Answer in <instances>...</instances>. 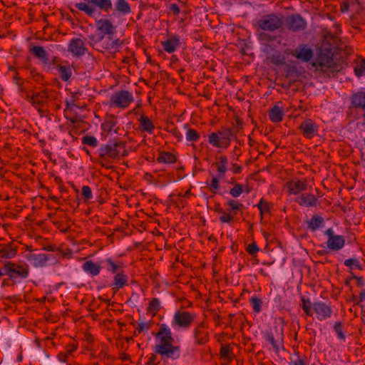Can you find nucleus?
<instances>
[{
    "label": "nucleus",
    "mask_w": 365,
    "mask_h": 365,
    "mask_svg": "<svg viewBox=\"0 0 365 365\" xmlns=\"http://www.w3.org/2000/svg\"><path fill=\"white\" fill-rule=\"evenodd\" d=\"M159 344L155 346V353L161 355L162 359H178L180 356L179 346H173L174 339L170 328L165 324H161L158 331L155 334Z\"/></svg>",
    "instance_id": "obj_1"
},
{
    "label": "nucleus",
    "mask_w": 365,
    "mask_h": 365,
    "mask_svg": "<svg viewBox=\"0 0 365 365\" xmlns=\"http://www.w3.org/2000/svg\"><path fill=\"white\" fill-rule=\"evenodd\" d=\"M98 155L100 163L105 166L110 160L118 159L127 155L125 144L121 141H110L101 146L98 149Z\"/></svg>",
    "instance_id": "obj_2"
},
{
    "label": "nucleus",
    "mask_w": 365,
    "mask_h": 365,
    "mask_svg": "<svg viewBox=\"0 0 365 365\" xmlns=\"http://www.w3.org/2000/svg\"><path fill=\"white\" fill-rule=\"evenodd\" d=\"M312 66L316 68V72L319 76L324 77L333 76L340 70L339 65L335 62L330 51H327V53L321 52Z\"/></svg>",
    "instance_id": "obj_3"
},
{
    "label": "nucleus",
    "mask_w": 365,
    "mask_h": 365,
    "mask_svg": "<svg viewBox=\"0 0 365 365\" xmlns=\"http://www.w3.org/2000/svg\"><path fill=\"white\" fill-rule=\"evenodd\" d=\"M4 273L12 285L26 279L29 275V266L25 262L15 263L11 261L4 262Z\"/></svg>",
    "instance_id": "obj_4"
},
{
    "label": "nucleus",
    "mask_w": 365,
    "mask_h": 365,
    "mask_svg": "<svg viewBox=\"0 0 365 365\" xmlns=\"http://www.w3.org/2000/svg\"><path fill=\"white\" fill-rule=\"evenodd\" d=\"M88 44L96 51L104 53L107 51L116 50L122 45L118 38L113 39L112 36L92 34L88 36Z\"/></svg>",
    "instance_id": "obj_5"
},
{
    "label": "nucleus",
    "mask_w": 365,
    "mask_h": 365,
    "mask_svg": "<svg viewBox=\"0 0 365 365\" xmlns=\"http://www.w3.org/2000/svg\"><path fill=\"white\" fill-rule=\"evenodd\" d=\"M48 88H41L38 91L32 90L31 93H26V96H24V99L37 110L41 117L45 115L43 107L48 106Z\"/></svg>",
    "instance_id": "obj_6"
},
{
    "label": "nucleus",
    "mask_w": 365,
    "mask_h": 365,
    "mask_svg": "<svg viewBox=\"0 0 365 365\" xmlns=\"http://www.w3.org/2000/svg\"><path fill=\"white\" fill-rule=\"evenodd\" d=\"M282 26V18L274 14L264 15L257 21L258 29L271 33L280 30Z\"/></svg>",
    "instance_id": "obj_7"
},
{
    "label": "nucleus",
    "mask_w": 365,
    "mask_h": 365,
    "mask_svg": "<svg viewBox=\"0 0 365 365\" xmlns=\"http://www.w3.org/2000/svg\"><path fill=\"white\" fill-rule=\"evenodd\" d=\"M134 101L133 93L126 90L115 92L110 97V106L119 108H126Z\"/></svg>",
    "instance_id": "obj_8"
},
{
    "label": "nucleus",
    "mask_w": 365,
    "mask_h": 365,
    "mask_svg": "<svg viewBox=\"0 0 365 365\" xmlns=\"http://www.w3.org/2000/svg\"><path fill=\"white\" fill-rule=\"evenodd\" d=\"M195 317V314L187 311H178L173 316L172 321L173 327L188 329Z\"/></svg>",
    "instance_id": "obj_9"
},
{
    "label": "nucleus",
    "mask_w": 365,
    "mask_h": 365,
    "mask_svg": "<svg viewBox=\"0 0 365 365\" xmlns=\"http://www.w3.org/2000/svg\"><path fill=\"white\" fill-rule=\"evenodd\" d=\"M192 332L195 344L202 346L209 341L210 333L205 322H200Z\"/></svg>",
    "instance_id": "obj_10"
},
{
    "label": "nucleus",
    "mask_w": 365,
    "mask_h": 365,
    "mask_svg": "<svg viewBox=\"0 0 365 365\" xmlns=\"http://www.w3.org/2000/svg\"><path fill=\"white\" fill-rule=\"evenodd\" d=\"M102 135L106 136L112 132L118 134L120 128L118 126V117L113 114H106L103 122L101 123Z\"/></svg>",
    "instance_id": "obj_11"
},
{
    "label": "nucleus",
    "mask_w": 365,
    "mask_h": 365,
    "mask_svg": "<svg viewBox=\"0 0 365 365\" xmlns=\"http://www.w3.org/2000/svg\"><path fill=\"white\" fill-rule=\"evenodd\" d=\"M87 48L80 38H72L68 44V51L74 57H81L86 54Z\"/></svg>",
    "instance_id": "obj_12"
},
{
    "label": "nucleus",
    "mask_w": 365,
    "mask_h": 365,
    "mask_svg": "<svg viewBox=\"0 0 365 365\" xmlns=\"http://www.w3.org/2000/svg\"><path fill=\"white\" fill-rule=\"evenodd\" d=\"M308 180L302 178L297 180H289L286 182V187L289 195H298L307 189Z\"/></svg>",
    "instance_id": "obj_13"
},
{
    "label": "nucleus",
    "mask_w": 365,
    "mask_h": 365,
    "mask_svg": "<svg viewBox=\"0 0 365 365\" xmlns=\"http://www.w3.org/2000/svg\"><path fill=\"white\" fill-rule=\"evenodd\" d=\"M291 55L304 62H308L313 58V51L307 44H300L291 51Z\"/></svg>",
    "instance_id": "obj_14"
},
{
    "label": "nucleus",
    "mask_w": 365,
    "mask_h": 365,
    "mask_svg": "<svg viewBox=\"0 0 365 365\" xmlns=\"http://www.w3.org/2000/svg\"><path fill=\"white\" fill-rule=\"evenodd\" d=\"M299 130L304 138L312 139L318 133V125L312 119H306L300 124Z\"/></svg>",
    "instance_id": "obj_15"
},
{
    "label": "nucleus",
    "mask_w": 365,
    "mask_h": 365,
    "mask_svg": "<svg viewBox=\"0 0 365 365\" xmlns=\"http://www.w3.org/2000/svg\"><path fill=\"white\" fill-rule=\"evenodd\" d=\"M287 26L290 31H300L306 29L307 22L299 14H294L287 19Z\"/></svg>",
    "instance_id": "obj_16"
},
{
    "label": "nucleus",
    "mask_w": 365,
    "mask_h": 365,
    "mask_svg": "<svg viewBox=\"0 0 365 365\" xmlns=\"http://www.w3.org/2000/svg\"><path fill=\"white\" fill-rule=\"evenodd\" d=\"M128 284V276L123 272L120 271L114 274L113 281L109 285L114 294L120 289L124 288Z\"/></svg>",
    "instance_id": "obj_17"
},
{
    "label": "nucleus",
    "mask_w": 365,
    "mask_h": 365,
    "mask_svg": "<svg viewBox=\"0 0 365 365\" xmlns=\"http://www.w3.org/2000/svg\"><path fill=\"white\" fill-rule=\"evenodd\" d=\"M314 312L319 320L322 321L329 318L332 314L331 308L323 302H317L312 304Z\"/></svg>",
    "instance_id": "obj_18"
},
{
    "label": "nucleus",
    "mask_w": 365,
    "mask_h": 365,
    "mask_svg": "<svg viewBox=\"0 0 365 365\" xmlns=\"http://www.w3.org/2000/svg\"><path fill=\"white\" fill-rule=\"evenodd\" d=\"M18 251V243L11 241L8 243H0V258L11 259L14 257Z\"/></svg>",
    "instance_id": "obj_19"
},
{
    "label": "nucleus",
    "mask_w": 365,
    "mask_h": 365,
    "mask_svg": "<svg viewBox=\"0 0 365 365\" xmlns=\"http://www.w3.org/2000/svg\"><path fill=\"white\" fill-rule=\"evenodd\" d=\"M96 30L95 34L113 36L115 32V27L108 19H100L96 21Z\"/></svg>",
    "instance_id": "obj_20"
},
{
    "label": "nucleus",
    "mask_w": 365,
    "mask_h": 365,
    "mask_svg": "<svg viewBox=\"0 0 365 365\" xmlns=\"http://www.w3.org/2000/svg\"><path fill=\"white\" fill-rule=\"evenodd\" d=\"M50 257L51 255H48L43 253H29L26 255V258L34 267H41L46 265L47 262L50 259Z\"/></svg>",
    "instance_id": "obj_21"
},
{
    "label": "nucleus",
    "mask_w": 365,
    "mask_h": 365,
    "mask_svg": "<svg viewBox=\"0 0 365 365\" xmlns=\"http://www.w3.org/2000/svg\"><path fill=\"white\" fill-rule=\"evenodd\" d=\"M103 267L106 269L108 272L116 274L123 268V263L113 257H108L102 261Z\"/></svg>",
    "instance_id": "obj_22"
},
{
    "label": "nucleus",
    "mask_w": 365,
    "mask_h": 365,
    "mask_svg": "<svg viewBox=\"0 0 365 365\" xmlns=\"http://www.w3.org/2000/svg\"><path fill=\"white\" fill-rule=\"evenodd\" d=\"M317 197L312 193L301 194L296 202L303 207H314L317 205Z\"/></svg>",
    "instance_id": "obj_23"
},
{
    "label": "nucleus",
    "mask_w": 365,
    "mask_h": 365,
    "mask_svg": "<svg viewBox=\"0 0 365 365\" xmlns=\"http://www.w3.org/2000/svg\"><path fill=\"white\" fill-rule=\"evenodd\" d=\"M103 267L98 263L94 262L93 260H86L83 264H82V269L83 270L91 275L92 277L97 276L100 274L101 269Z\"/></svg>",
    "instance_id": "obj_24"
},
{
    "label": "nucleus",
    "mask_w": 365,
    "mask_h": 365,
    "mask_svg": "<svg viewBox=\"0 0 365 365\" xmlns=\"http://www.w3.org/2000/svg\"><path fill=\"white\" fill-rule=\"evenodd\" d=\"M139 126L138 130L140 132H146L148 134H153L155 130V125L152 120L145 115V114H142L140 118L138 120Z\"/></svg>",
    "instance_id": "obj_25"
},
{
    "label": "nucleus",
    "mask_w": 365,
    "mask_h": 365,
    "mask_svg": "<svg viewBox=\"0 0 365 365\" xmlns=\"http://www.w3.org/2000/svg\"><path fill=\"white\" fill-rule=\"evenodd\" d=\"M217 159V161L213 163L212 165L216 167L217 171V175H218L220 178H224L226 172L228 170V159L225 155L220 156Z\"/></svg>",
    "instance_id": "obj_26"
},
{
    "label": "nucleus",
    "mask_w": 365,
    "mask_h": 365,
    "mask_svg": "<svg viewBox=\"0 0 365 365\" xmlns=\"http://www.w3.org/2000/svg\"><path fill=\"white\" fill-rule=\"evenodd\" d=\"M29 51L44 64H48L49 63L48 55L43 46H32L30 47Z\"/></svg>",
    "instance_id": "obj_27"
},
{
    "label": "nucleus",
    "mask_w": 365,
    "mask_h": 365,
    "mask_svg": "<svg viewBox=\"0 0 365 365\" xmlns=\"http://www.w3.org/2000/svg\"><path fill=\"white\" fill-rule=\"evenodd\" d=\"M345 245V240L341 235H336L332 237L331 239H328L327 241V247L334 251H339L341 250Z\"/></svg>",
    "instance_id": "obj_28"
},
{
    "label": "nucleus",
    "mask_w": 365,
    "mask_h": 365,
    "mask_svg": "<svg viewBox=\"0 0 365 365\" xmlns=\"http://www.w3.org/2000/svg\"><path fill=\"white\" fill-rule=\"evenodd\" d=\"M351 103L355 108L365 110V92L358 91L351 95Z\"/></svg>",
    "instance_id": "obj_29"
},
{
    "label": "nucleus",
    "mask_w": 365,
    "mask_h": 365,
    "mask_svg": "<svg viewBox=\"0 0 365 365\" xmlns=\"http://www.w3.org/2000/svg\"><path fill=\"white\" fill-rule=\"evenodd\" d=\"M179 45L180 37L178 36H174L173 37L162 42L163 49L169 53L175 52Z\"/></svg>",
    "instance_id": "obj_30"
},
{
    "label": "nucleus",
    "mask_w": 365,
    "mask_h": 365,
    "mask_svg": "<svg viewBox=\"0 0 365 365\" xmlns=\"http://www.w3.org/2000/svg\"><path fill=\"white\" fill-rule=\"evenodd\" d=\"M215 133H217L222 142H225L224 145L230 146L232 139L236 137L232 128H222Z\"/></svg>",
    "instance_id": "obj_31"
},
{
    "label": "nucleus",
    "mask_w": 365,
    "mask_h": 365,
    "mask_svg": "<svg viewBox=\"0 0 365 365\" xmlns=\"http://www.w3.org/2000/svg\"><path fill=\"white\" fill-rule=\"evenodd\" d=\"M324 225V218L318 215H314L311 219L307 221V229L314 232L317 229L322 227Z\"/></svg>",
    "instance_id": "obj_32"
},
{
    "label": "nucleus",
    "mask_w": 365,
    "mask_h": 365,
    "mask_svg": "<svg viewBox=\"0 0 365 365\" xmlns=\"http://www.w3.org/2000/svg\"><path fill=\"white\" fill-rule=\"evenodd\" d=\"M284 111L283 109L278 106H273L269 110V120L273 123L281 122L283 119Z\"/></svg>",
    "instance_id": "obj_33"
},
{
    "label": "nucleus",
    "mask_w": 365,
    "mask_h": 365,
    "mask_svg": "<svg viewBox=\"0 0 365 365\" xmlns=\"http://www.w3.org/2000/svg\"><path fill=\"white\" fill-rule=\"evenodd\" d=\"M89 3L106 13H109L113 9L111 0H90Z\"/></svg>",
    "instance_id": "obj_34"
},
{
    "label": "nucleus",
    "mask_w": 365,
    "mask_h": 365,
    "mask_svg": "<svg viewBox=\"0 0 365 365\" xmlns=\"http://www.w3.org/2000/svg\"><path fill=\"white\" fill-rule=\"evenodd\" d=\"M208 142L214 148H227L229 145H224L225 142L221 140L217 133L212 132L208 135Z\"/></svg>",
    "instance_id": "obj_35"
},
{
    "label": "nucleus",
    "mask_w": 365,
    "mask_h": 365,
    "mask_svg": "<svg viewBox=\"0 0 365 365\" xmlns=\"http://www.w3.org/2000/svg\"><path fill=\"white\" fill-rule=\"evenodd\" d=\"M57 69L62 81L69 80L72 75V69L69 65H58Z\"/></svg>",
    "instance_id": "obj_36"
},
{
    "label": "nucleus",
    "mask_w": 365,
    "mask_h": 365,
    "mask_svg": "<svg viewBox=\"0 0 365 365\" xmlns=\"http://www.w3.org/2000/svg\"><path fill=\"white\" fill-rule=\"evenodd\" d=\"M176 160L175 155L170 152H160L157 158V161L163 163H174Z\"/></svg>",
    "instance_id": "obj_37"
},
{
    "label": "nucleus",
    "mask_w": 365,
    "mask_h": 365,
    "mask_svg": "<svg viewBox=\"0 0 365 365\" xmlns=\"http://www.w3.org/2000/svg\"><path fill=\"white\" fill-rule=\"evenodd\" d=\"M225 205L230 207V208L227 210V212H229L234 216L237 215V211H242L245 209V206L242 203L239 202L238 201H236L235 200H229L226 202Z\"/></svg>",
    "instance_id": "obj_38"
},
{
    "label": "nucleus",
    "mask_w": 365,
    "mask_h": 365,
    "mask_svg": "<svg viewBox=\"0 0 365 365\" xmlns=\"http://www.w3.org/2000/svg\"><path fill=\"white\" fill-rule=\"evenodd\" d=\"M160 302L158 298H153L150 301L147 307V313L150 314L152 317H155L160 309Z\"/></svg>",
    "instance_id": "obj_39"
},
{
    "label": "nucleus",
    "mask_w": 365,
    "mask_h": 365,
    "mask_svg": "<svg viewBox=\"0 0 365 365\" xmlns=\"http://www.w3.org/2000/svg\"><path fill=\"white\" fill-rule=\"evenodd\" d=\"M115 9L122 14L126 15L131 12L129 4L125 0H116Z\"/></svg>",
    "instance_id": "obj_40"
},
{
    "label": "nucleus",
    "mask_w": 365,
    "mask_h": 365,
    "mask_svg": "<svg viewBox=\"0 0 365 365\" xmlns=\"http://www.w3.org/2000/svg\"><path fill=\"white\" fill-rule=\"evenodd\" d=\"M185 128H187L185 138L187 141L197 142L199 140L200 135L195 129L188 128L187 124L185 125Z\"/></svg>",
    "instance_id": "obj_41"
},
{
    "label": "nucleus",
    "mask_w": 365,
    "mask_h": 365,
    "mask_svg": "<svg viewBox=\"0 0 365 365\" xmlns=\"http://www.w3.org/2000/svg\"><path fill=\"white\" fill-rule=\"evenodd\" d=\"M75 7L78 10L85 12V14L89 16H93L96 12V9L94 7L83 2L76 4Z\"/></svg>",
    "instance_id": "obj_42"
},
{
    "label": "nucleus",
    "mask_w": 365,
    "mask_h": 365,
    "mask_svg": "<svg viewBox=\"0 0 365 365\" xmlns=\"http://www.w3.org/2000/svg\"><path fill=\"white\" fill-rule=\"evenodd\" d=\"M344 264L351 269H353L354 268L358 269L359 270L363 269V265L361 264L359 259L356 257H351L346 259L344 262Z\"/></svg>",
    "instance_id": "obj_43"
},
{
    "label": "nucleus",
    "mask_w": 365,
    "mask_h": 365,
    "mask_svg": "<svg viewBox=\"0 0 365 365\" xmlns=\"http://www.w3.org/2000/svg\"><path fill=\"white\" fill-rule=\"evenodd\" d=\"M256 206L259 210L261 219L263 218V215L264 213L270 212V205L267 201L264 200L263 198L260 199L259 202L257 203Z\"/></svg>",
    "instance_id": "obj_44"
},
{
    "label": "nucleus",
    "mask_w": 365,
    "mask_h": 365,
    "mask_svg": "<svg viewBox=\"0 0 365 365\" xmlns=\"http://www.w3.org/2000/svg\"><path fill=\"white\" fill-rule=\"evenodd\" d=\"M354 72L358 78H360L362 76H365V58H361L356 63V65L354 68Z\"/></svg>",
    "instance_id": "obj_45"
},
{
    "label": "nucleus",
    "mask_w": 365,
    "mask_h": 365,
    "mask_svg": "<svg viewBox=\"0 0 365 365\" xmlns=\"http://www.w3.org/2000/svg\"><path fill=\"white\" fill-rule=\"evenodd\" d=\"M302 308L307 316H312L313 312L312 311V304L309 299H306L304 296L301 298Z\"/></svg>",
    "instance_id": "obj_46"
},
{
    "label": "nucleus",
    "mask_w": 365,
    "mask_h": 365,
    "mask_svg": "<svg viewBox=\"0 0 365 365\" xmlns=\"http://www.w3.org/2000/svg\"><path fill=\"white\" fill-rule=\"evenodd\" d=\"M250 303L253 311L255 313H259L262 311V301L259 298L256 296L252 297L250 299Z\"/></svg>",
    "instance_id": "obj_47"
},
{
    "label": "nucleus",
    "mask_w": 365,
    "mask_h": 365,
    "mask_svg": "<svg viewBox=\"0 0 365 365\" xmlns=\"http://www.w3.org/2000/svg\"><path fill=\"white\" fill-rule=\"evenodd\" d=\"M30 77L37 83L43 84V76L40 73L37 72L35 68L30 71Z\"/></svg>",
    "instance_id": "obj_48"
},
{
    "label": "nucleus",
    "mask_w": 365,
    "mask_h": 365,
    "mask_svg": "<svg viewBox=\"0 0 365 365\" xmlns=\"http://www.w3.org/2000/svg\"><path fill=\"white\" fill-rule=\"evenodd\" d=\"M243 192V185L239 183H236L235 186L230 190V194L233 197H238Z\"/></svg>",
    "instance_id": "obj_49"
},
{
    "label": "nucleus",
    "mask_w": 365,
    "mask_h": 365,
    "mask_svg": "<svg viewBox=\"0 0 365 365\" xmlns=\"http://www.w3.org/2000/svg\"><path fill=\"white\" fill-rule=\"evenodd\" d=\"M82 143L90 145L91 147H96L98 145L97 139L91 135H86L82 138Z\"/></svg>",
    "instance_id": "obj_50"
},
{
    "label": "nucleus",
    "mask_w": 365,
    "mask_h": 365,
    "mask_svg": "<svg viewBox=\"0 0 365 365\" xmlns=\"http://www.w3.org/2000/svg\"><path fill=\"white\" fill-rule=\"evenodd\" d=\"M221 179L222 178H219L218 175L212 178V179L211 180V183L210 185V190L212 193H214V194L217 193V190L220 188L219 180Z\"/></svg>",
    "instance_id": "obj_51"
},
{
    "label": "nucleus",
    "mask_w": 365,
    "mask_h": 365,
    "mask_svg": "<svg viewBox=\"0 0 365 365\" xmlns=\"http://www.w3.org/2000/svg\"><path fill=\"white\" fill-rule=\"evenodd\" d=\"M343 324L341 322H336L334 323V329L336 332L338 337L340 339H345V334L342 331Z\"/></svg>",
    "instance_id": "obj_52"
},
{
    "label": "nucleus",
    "mask_w": 365,
    "mask_h": 365,
    "mask_svg": "<svg viewBox=\"0 0 365 365\" xmlns=\"http://www.w3.org/2000/svg\"><path fill=\"white\" fill-rule=\"evenodd\" d=\"M81 194L86 200H88L93 198L92 190L88 185H83L81 188Z\"/></svg>",
    "instance_id": "obj_53"
},
{
    "label": "nucleus",
    "mask_w": 365,
    "mask_h": 365,
    "mask_svg": "<svg viewBox=\"0 0 365 365\" xmlns=\"http://www.w3.org/2000/svg\"><path fill=\"white\" fill-rule=\"evenodd\" d=\"M234 218V215L230 213L229 212L222 213V215L220 217V221L222 223H230L232 222Z\"/></svg>",
    "instance_id": "obj_54"
},
{
    "label": "nucleus",
    "mask_w": 365,
    "mask_h": 365,
    "mask_svg": "<svg viewBox=\"0 0 365 365\" xmlns=\"http://www.w3.org/2000/svg\"><path fill=\"white\" fill-rule=\"evenodd\" d=\"M150 322H139L135 333L140 334L144 331H147L150 328Z\"/></svg>",
    "instance_id": "obj_55"
},
{
    "label": "nucleus",
    "mask_w": 365,
    "mask_h": 365,
    "mask_svg": "<svg viewBox=\"0 0 365 365\" xmlns=\"http://www.w3.org/2000/svg\"><path fill=\"white\" fill-rule=\"evenodd\" d=\"M259 38L261 41H267V42H272V41H274L276 39V36H272V35H270L269 34H267L265 32H261L259 34Z\"/></svg>",
    "instance_id": "obj_56"
},
{
    "label": "nucleus",
    "mask_w": 365,
    "mask_h": 365,
    "mask_svg": "<svg viewBox=\"0 0 365 365\" xmlns=\"http://www.w3.org/2000/svg\"><path fill=\"white\" fill-rule=\"evenodd\" d=\"M259 250V247L256 244V242H252L246 248V251L251 255H255Z\"/></svg>",
    "instance_id": "obj_57"
},
{
    "label": "nucleus",
    "mask_w": 365,
    "mask_h": 365,
    "mask_svg": "<svg viewBox=\"0 0 365 365\" xmlns=\"http://www.w3.org/2000/svg\"><path fill=\"white\" fill-rule=\"evenodd\" d=\"M267 341L272 344L273 349L276 352L279 351V346L274 339V337L272 334H268L266 337Z\"/></svg>",
    "instance_id": "obj_58"
},
{
    "label": "nucleus",
    "mask_w": 365,
    "mask_h": 365,
    "mask_svg": "<svg viewBox=\"0 0 365 365\" xmlns=\"http://www.w3.org/2000/svg\"><path fill=\"white\" fill-rule=\"evenodd\" d=\"M78 343L75 341L68 344L66 347V351H67V354L70 353L73 355V353L78 349Z\"/></svg>",
    "instance_id": "obj_59"
},
{
    "label": "nucleus",
    "mask_w": 365,
    "mask_h": 365,
    "mask_svg": "<svg viewBox=\"0 0 365 365\" xmlns=\"http://www.w3.org/2000/svg\"><path fill=\"white\" fill-rule=\"evenodd\" d=\"M71 354H67V351L61 352L58 354V359L61 362H67L69 360V358L72 356Z\"/></svg>",
    "instance_id": "obj_60"
},
{
    "label": "nucleus",
    "mask_w": 365,
    "mask_h": 365,
    "mask_svg": "<svg viewBox=\"0 0 365 365\" xmlns=\"http://www.w3.org/2000/svg\"><path fill=\"white\" fill-rule=\"evenodd\" d=\"M363 302H365V289H362L360 292V293L358 296V301L357 302L354 301V304L356 305L360 306L361 307H363V305L361 304V303Z\"/></svg>",
    "instance_id": "obj_61"
},
{
    "label": "nucleus",
    "mask_w": 365,
    "mask_h": 365,
    "mask_svg": "<svg viewBox=\"0 0 365 365\" xmlns=\"http://www.w3.org/2000/svg\"><path fill=\"white\" fill-rule=\"evenodd\" d=\"M222 357H227L230 354V349L227 346H222L220 351Z\"/></svg>",
    "instance_id": "obj_62"
},
{
    "label": "nucleus",
    "mask_w": 365,
    "mask_h": 365,
    "mask_svg": "<svg viewBox=\"0 0 365 365\" xmlns=\"http://www.w3.org/2000/svg\"><path fill=\"white\" fill-rule=\"evenodd\" d=\"M160 362L157 361V356L155 354H152L149 357L147 364L148 365H153L158 364Z\"/></svg>",
    "instance_id": "obj_63"
},
{
    "label": "nucleus",
    "mask_w": 365,
    "mask_h": 365,
    "mask_svg": "<svg viewBox=\"0 0 365 365\" xmlns=\"http://www.w3.org/2000/svg\"><path fill=\"white\" fill-rule=\"evenodd\" d=\"M291 365H307L304 359L299 357L295 361H292Z\"/></svg>",
    "instance_id": "obj_64"
}]
</instances>
